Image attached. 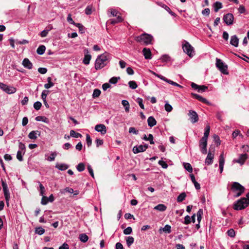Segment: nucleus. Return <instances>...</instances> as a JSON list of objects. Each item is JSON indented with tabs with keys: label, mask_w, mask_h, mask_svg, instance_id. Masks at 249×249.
Listing matches in <instances>:
<instances>
[{
	"label": "nucleus",
	"mask_w": 249,
	"mask_h": 249,
	"mask_svg": "<svg viewBox=\"0 0 249 249\" xmlns=\"http://www.w3.org/2000/svg\"><path fill=\"white\" fill-rule=\"evenodd\" d=\"M144 147L142 145H140L139 146H135L133 148V152L135 154H137L140 152L145 151L144 149Z\"/></svg>",
	"instance_id": "21"
},
{
	"label": "nucleus",
	"mask_w": 249,
	"mask_h": 249,
	"mask_svg": "<svg viewBox=\"0 0 249 249\" xmlns=\"http://www.w3.org/2000/svg\"><path fill=\"white\" fill-rule=\"evenodd\" d=\"M186 196V194L183 192L181 193L177 197V201L178 202H181L184 200Z\"/></svg>",
	"instance_id": "35"
},
{
	"label": "nucleus",
	"mask_w": 249,
	"mask_h": 249,
	"mask_svg": "<svg viewBox=\"0 0 249 249\" xmlns=\"http://www.w3.org/2000/svg\"><path fill=\"white\" fill-rule=\"evenodd\" d=\"M227 234L228 236L231 237H234L235 235V232L234 230L232 229H231L227 231Z\"/></svg>",
	"instance_id": "50"
},
{
	"label": "nucleus",
	"mask_w": 249,
	"mask_h": 249,
	"mask_svg": "<svg viewBox=\"0 0 249 249\" xmlns=\"http://www.w3.org/2000/svg\"><path fill=\"white\" fill-rule=\"evenodd\" d=\"M49 31H50V30H44L40 32V33L39 34V35L42 37H46L47 36Z\"/></svg>",
	"instance_id": "60"
},
{
	"label": "nucleus",
	"mask_w": 249,
	"mask_h": 249,
	"mask_svg": "<svg viewBox=\"0 0 249 249\" xmlns=\"http://www.w3.org/2000/svg\"><path fill=\"white\" fill-rule=\"evenodd\" d=\"M46 48L44 45L39 46L37 49L36 52L39 55L43 54L45 51Z\"/></svg>",
	"instance_id": "31"
},
{
	"label": "nucleus",
	"mask_w": 249,
	"mask_h": 249,
	"mask_svg": "<svg viewBox=\"0 0 249 249\" xmlns=\"http://www.w3.org/2000/svg\"><path fill=\"white\" fill-rule=\"evenodd\" d=\"M60 192L62 194H65L66 192L72 194V193H74V191H73V189L71 188L66 187L64 189L61 190ZM78 193H79L78 191H75L74 192V195H77L78 194Z\"/></svg>",
	"instance_id": "24"
},
{
	"label": "nucleus",
	"mask_w": 249,
	"mask_h": 249,
	"mask_svg": "<svg viewBox=\"0 0 249 249\" xmlns=\"http://www.w3.org/2000/svg\"><path fill=\"white\" fill-rule=\"evenodd\" d=\"M153 39V37L151 35L146 33H143L135 37V40L137 42L145 45L151 44Z\"/></svg>",
	"instance_id": "3"
},
{
	"label": "nucleus",
	"mask_w": 249,
	"mask_h": 249,
	"mask_svg": "<svg viewBox=\"0 0 249 249\" xmlns=\"http://www.w3.org/2000/svg\"><path fill=\"white\" fill-rule=\"evenodd\" d=\"M143 54L144 56V58L146 59H151V53L150 50L149 49H147L144 48L142 50Z\"/></svg>",
	"instance_id": "19"
},
{
	"label": "nucleus",
	"mask_w": 249,
	"mask_h": 249,
	"mask_svg": "<svg viewBox=\"0 0 249 249\" xmlns=\"http://www.w3.org/2000/svg\"><path fill=\"white\" fill-rule=\"evenodd\" d=\"M86 142L88 146L89 147L90 146L92 143V140L89 134H87L86 135Z\"/></svg>",
	"instance_id": "56"
},
{
	"label": "nucleus",
	"mask_w": 249,
	"mask_h": 249,
	"mask_svg": "<svg viewBox=\"0 0 249 249\" xmlns=\"http://www.w3.org/2000/svg\"><path fill=\"white\" fill-rule=\"evenodd\" d=\"M207 139L201 138L199 142L200 151L203 154H206L207 153Z\"/></svg>",
	"instance_id": "8"
},
{
	"label": "nucleus",
	"mask_w": 249,
	"mask_h": 249,
	"mask_svg": "<svg viewBox=\"0 0 249 249\" xmlns=\"http://www.w3.org/2000/svg\"><path fill=\"white\" fill-rule=\"evenodd\" d=\"M214 158V154L209 151L205 159V163L207 165H211L213 163Z\"/></svg>",
	"instance_id": "13"
},
{
	"label": "nucleus",
	"mask_w": 249,
	"mask_h": 249,
	"mask_svg": "<svg viewBox=\"0 0 249 249\" xmlns=\"http://www.w3.org/2000/svg\"><path fill=\"white\" fill-rule=\"evenodd\" d=\"M207 89H208V87L206 86H204V85L199 86L197 91L198 92H204Z\"/></svg>",
	"instance_id": "62"
},
{
	"label": "nucleus",
	"mask_w": 249,
	"mask_h": 249,
	"mask_svg": "<svg viewBox=\"0 0 249 249\" xmlns=\"http://www.w3.org/2000/svg\"><path fill=\"white\" fill-rule=\"evenodd\" d=\"M223 20L226 25H232L233 23L234 16L231 13L227 14L224 15Z\"/></svg>",
	"instance_id": "9"
},
{
	"label": "nucleus",
	"mask_w": 249,
	"mask_h": 249,
	"mask_svg": "<svg viewBox=\"0 0 249 249\" xmlns=\"http://www.w3.org/2000/svg\"><path fill=\"white\" fill-rule=\"evenodd\" d=\"M40 132L39 131L36 130V131H32L30 132L28 135V137L30 139L35 140L37 138V136H40Z\"/></svg>",
	"instance_id": "20"
},
{
	"label": "nucleus",
	"mask_w": 249,
	"mask_h": 249,
	"mask_svg": "<svg viewBox=\"0 0 249 249\" xmlns=\"http://www.w3.org/2000/svg\"><path fill=\"white\" fill-rule=\"evenodd\" d=\"M210 9L208 8L204 9L202 11V14L205 16H208L210 15Z\"/></svg>",
	"instance_id": "61"
},
{
	"label": "nucleus",
	"mask_w": 249,
	"mask_h": 249,
	"mask_svg": "<svg viewBox=\"0 0 249 249\" xmlns=\"http://www.w3.org/2000/svg\"><path fill=\"white\" fill-rule=\"evenodd\" d=\"M91 56L90 54L89 53V51L88 50H85V56L84 59L83 60V62L85 65H88L89 63L90 60L91 59Z\"/></svg>",
	"instance_id": "14"
},
{
	"label": "nucleus",
	"mask_w": 249,
	"mask_h": 249,
	"mask_svg": "<svg viewBox=\"0 0 249 249\" xmlns=\"http://www.w3.org/2000/svg\"><path fill=\"white\" fill-rule=\"evenodd\" d=\"M45 232V230L41 227L37 228L36 230V233L42 235Z\"/></svg>",
	"instance_id": "49"
},
{
	"label": "nucleus",
	"mask_w": 249,
	"mask_h": 249,
	"mask_svg": "<svg viewBox=\"0 0 249 249\" xmlns=\"http://www.w3.org/2000/svg\"><path fill=\"white\" fill-rule=\"evenodd\" d=\"M23 67L28 69H32L33 68V64L28 58H24L22 63Z\"/></svg>",
	"instance_id": "15"
},
{
	"label": "nucleus",
	"mask_w": 249,
	"mask_h": 249,
	"mask_svg": "<svg viewBox=\"0 0 249 249\" xmlns=\"http://www.w3.org/2000/svg\"><path fill=\"white\" fill-rule=\"evenodd\" d=\"M42 106V104L41 102L39 101L36 102L34 104V107L36 110H38L40 109Z\"/></svg>",
	"instance_id": "47"
},
{
	"label": "nucleus",
	"mask_w": 249,
	"mask_h": 249,
	"mask_svg": "<svg viewBox=\"0 0 249 249\" xmlns=\"http://www.w3.org/2000/svg\"><path fill=\"white\" fill-rule=\"evenodd\" d=\"M137 102L141 108H144V105L143 104V100L142 98H138L137 99Z\"/></svg>",
	"instance_id": "55"
},
{
	"label": "nucleus",
	"mask_w": 249,
	"mask_h": 249,
	"mask_svg": "<svg viewBox=\"0 0 249 249\" xmlns=\"http://www.w3.org/2000/svg\"><path fill=\"white\" fill-rule=\"evenodd\" d=\"M157 4L160 6V7H162L163 8H164L166 11H169L170 10V8L168 6H167L166 5L163 4V3L158 2H157Z\"/></svg>",
	"instance_id": "54"
},
{
	"label": "nucleus",
	"mask_w": 249,
	"mask_h": 249,
	"mask_svg": "<svg viewBox=\"0 0 249 249\" xmlns=\"http://www.w3.org/2000/svg\"><path fill=\"white\" fill-rule=\"evenodd\" d=\"M163 231L170 233L171 232V227L169 225H166L163 228Z\"/></svg>",
	"instance_id": "43"
},
{
	"label": "nucleus",
	"mask_w": 249,
	"mask_h": 249,
	"mask_svg": "<svg viewBox=\"0 0 249 249\" xmlns=\"http://www.w3.org/2000/svg\"><path fill=\"white\" fill-rule=\"evenodd\" d=\"M166 82H167L168 83L172 85H173V86H177V87H179V88H182V87L179 85L178 84L171 80H169L167 78H166L165 80L164 81Z\"/></svg>",
	"instance_id": "42"
},
{
	"label": "nucleus",
	"mask_w": 249,
	"mask_h": 249,
	"mask_svg": "<svg viewBox=\"0 0 249 249\" xmlns=\"http://www.w3.org/2000/svg\"><path fill=\"white\" fill-rule=\"evenodd\" d=\"M191 222V218L189 215H186L184 217V221L183 222V223L186 225H188L190 224Z\"/></svg>",
	"instance_id": "52"
},
{
	"label": "nucleus",
	"mask_w": 249,
	"mask_h": 249,
	"mask_svg": "<svg viewBox=\"0 0 249 249\" xmlns=\"http://www.w3.org/2000/svg\"><path fill=\"white\" fill-rule=\"evenodd\" d=\"M76 169L79 172H82L85 169V165L84 163L81 162L77 164Z\"/></svg>",
	"instance_id": "36"
},
{
	"label": "nucleus",
	"mask_w": 249,
	"mask_h": 249,
	"mask_svg": "<svg viewBox=\"0 0 249 249\" xmlns=\"http://www.w3.org/2000/svg\"><path fill=\"white\" fill-rule=\"evenodd\" d=\"M216 67L223 74H228V66L221 59L216 58Z\"/></svg>",
	"instance_id": "6"
},
{
	"label": "nucleus",
	"mask_w": 249,
	"mask_h": 249,
	"mask_svg": "<svg viewBox=\"0 0 249 249\" xmlns=\"http://www.w3.org/2000/svg\"><path fill=\"white\" fill-rule=\"evenodd\" d=\"M49 91L47 90H44L42 91L41 93V98L43 101V102H46V99Z\"/></svg>",
	"instance_id": "40"
},
{
	"label": "nucleus",
	"mask_w": 249,
	"mask_h": 249,
	"mask_svg": "<svg viewBox=\"0 0 249 249\" xmlns=\"http://www.w3.org/2000/svg\"><path fill=\"white\" fill-rule=\"evenodd\" d=\"M101 94V91L98 89H95L92 94L93 98L98 97Z\"/></svg>",
	"instance_id": "46"
},
{
	"label": "nucleus",
	"mask_w": 249,
	"mask_h": 249,
	"mask_svg": "<svg viewBox=\"0 0 249 249\" xmlns=\"http://www.w3.org/2000/svg\"><path fill=\"white\" fill-rule=\"evenodd\" d=\"M70 135L71 137L74 138H78L81 136V135L80 133L75 132L74 130H71L70 131Z\"/></svg>",
	"instance_id": "48"
},
{
	"label": "nucleus",
	"mask_w": 249,
	"mask_h": 249,
	"mask_svg": "<svg viewBox=\"0 0 249 249\" xmlns=\"http://www.w3.org/2000/svg\"><path fill=\"white\" fill-rule=\"evenodd\" d=\"M188 115L190 116L191 121L193 123L197 122L198 120V116L196 112L194 110H189Z\"/></svg>",
	"instance_id": "11"
},
{
	"label": "nucleus",
	"mask_w": 249,
	"mask_h": 249,
	"mask_svg": "<svg viewBox=\"0 0 249 249\" xmlns=\"http://www.w3.org/2000/svg\"><path fill=\"white\" fill-rule=\"evenodd\" d=\"M160 60L162 62H168L170 60V57L168 55L164 54L160 57Z\"/></svg>",
	"instance_id": "44"
},
{
	"label": "nucleus",
	"mask_w": 249,
	"mask_h": 249,
	"mask_svg": "<svg viewBox=\"0 0 249 249\" xmlns=\"http://www.w3.org/2000/svg\"><path fill=\"white\" fill-rule=\"evenodd\" d=\"M111 59V54L107 52L98 56L95 63V69L96 70L102 69L107 65Z\"/></svg>",
	"instance_id": "1"
},
{
	"label": "nucleus",
	"mask_w": 249,
	"mask_h": 249,
	"mask_svg": "<svg viewBox=\"0 0 249 249\" xmlns=\"http://www.w3.org/2000/svg\"><path fill=\"white\" fill-rule=\"evenodd\" d=\"M182 48L183 52L190 57H192L194 55V48L188 42L184 41V43L182 45Z\"/></svg>",
	"instance_id": "5"
},
{
	"label": "nucleus",
	"mask_w": 249,
	"mask_h": 249,
	"mask_svg": "<svg viewBox=\"0 0 249 249\" xmlns=\"http://www.w3.org/2000/svg\"><path fill=\"white\" fill-rule=\"evenodd\" d=\"M184 168L188 171L190 173H192L193 172V168L191 165L189 163H184Z\"/></svg>",
	"instance_id": "38"
},
{
	"label": "nucleus",
	"mask_w": 249,
	"mask_h": 249,
	"mask_svg": "<svg viewBox=\"0 0 249 249\" xmlns=\"http://www.w3.org/2000/svg\"><path fill=\"white\" fill-rule=\"evenodd\" d=\"M56 155L55 152L52 153L50 156L48 158L47 160L50 161L54 160Z\"/></svg>",
	"instance_id": "53"
},
{
	"label": "nucleus",
	"mask_w": 249,
	"mask_h": 249,
	"mask_svg": "<svg viewBox=\"0 0 249 249\" xmlns=\"http://www.w3.org/2000/svg\"><path fill=\"white\" fill-rule=\"evenodd\" d=\"M210 131V125H207V126L205 128V132L204 133V136L202 138L207 139L208 138L209 133Z\"/></svg>",
	"instance_id": "32"
},
{
	"label": "nucleus",
	"mask_w": 249,
	"mask_h": 249,
	"mask_svg": "<svg viewBox=\"0 0 249 249\" xmlns=\"http://www.w3.org/2000/svg\"><path fill=\"white\" fill-rule=\"evenodd\" d=\"M122 104L123 105V106L124 107L125 111L126 112H128L129 111V108L130 106L127 100H123L122 101Z\"/></svg>",
	"instance_id": "29"
},
{
	"label": "nucleus",
	"mask_w": 249,
	"mask_h": 249,
	"mask_svg": "<svg viewBox=\"0 0 249 249\" xmlns=\"http://www.w3.org/2000/svg\"><path fill=\"white\" fill-rule=\"evenodd\" d=\"M123 19L121 16H117L116 19H111L109 20L110 23L112 24H115L121 22L123 21Z\"/></svg>",
	"instance_id": "28"
},
{
	"label": "nucleus",
	"mask_w": 249,
	"mask_h": 249,
	"mask_svg": "<svg viewBox=\"0 0 249 249\" xmlns=\"http://www.w3.org/2000/svg\"><path fill=\"white\" fill-rule=\"evenodd\" d=\"M17 158L18 160L21 161L23 160L22 154L21 151H18L17 154Z\"/></svg>",
	"instance_id": "59"
},
{
	"label": "nucleus",
	"mask_w": 249,
	"mask_h": 249,
	"mask_svg": "<svg viewBox=\"0 0 249 249\" xmlns=\"http://www.w3.org/2000/svg\"><path fill=\"white\" fill-rule=\"evenodd\" d=\"M129 132L137 135L138 134V130H136L135 127H131L129 128Z\"/></svg>",
	"instance_id": "63"
},
{
	"label": "nucleus",
	"mask_w": 249,
	"mask_h": 249,
	"mask_svg": "<svg viewBox=\"0 0 249 249\" xmlns=\"http://www.w3.org/2000/svg\"><path fill=\"white\" fill-rule=\"evenodd\" d=\"M128 85L129 87L133 89H136L138 87L137 83L134 81H129L128 82Z\"/></svg>",
	"instance_id": "41"
},
{
	"label": "nucleus",
	"mask_w": 249,
	"mask_h": 249,
	"mask_svg": "<svg viewBox=\"0 0 249 249\" xmlns=\"http://www.w3.org/2000/svg\"><path fill=\"white\" fill-rule=\"evenodd\" d=\"M167 209V207L163 204H160L156 206L154 208V210H157L160 212H164Z\"/></svg>",
	"instance_id": "25"
},
{
	"label": "nucleus",
	"mask_w": 249,
	"mask_h": 249,
	"mask_svg": "<svg viewBox=\"0 0 249 249\" xmlns=\"http://www.w3.org/2000/svg\"><path fill=\"white\" fill-rule=\"evenodd\" d=\"M120 79L119 76L118 77H113L111 78L109 80V83L112 84H115L117 83L118 81Z\"/></svg>",
	"instance_id": "39"
},
{
	"label": "nucleus",
	"mask_w": 249,
	"mask_h": 249,
	"mask_svg": "<svg viewBox=\"0 0 249 249\" xmlns=\"http://www.w3.org/2000/svg\"><path fill=\"white\" fill-rule=\"evenodd\" d=\"M2 186L3 188V191L4 193V197L7 204H8V201L10 199V194L8 191L7 185L5 182L2 181Z\"/></svg>",
	"instance_id": "10"
},
{
	"label": "nucleus",
	"mask_w": 249,
	"mask_h": 249,
	"mask_svg": "<svg viewBox=\"0 0 249 249\" xmlns=\"http://www.w3.org/2000/svg\"><path fill=\"white\" fill-rule=\"evenodd\" d=\"M247 198L243 197L237 201L234 204L235 210H241L245 209L249 205V193L246 195Z\"/></svg>",
	"instance_id": "2"
},
{
	"label": "nucleus",
	"mask_w": 249,
	"mask_h": 249,
	"mask_svg": "<svg viewBox=\"0 0 249 249\" xmlns=\"http://www.w3.org/2000/svg\"><path fill=\"white\" fill-rule=\"evenodd\" d=\"M75 26L78 28L79 29V32L81 34H83L85 32V27L83 26V25H82L80 23H77L76 24H75Z\"/></svg>",
	"instance_id": "37"
},
{
	"label": "nucleus",
	"mask_w": 249,
	"mask_h": 249,
	"mask_svg": "<svg viewBox=\"0 0 249 249\" xmlns=\"http://www.w3.org/2000/svg\"><path fill=\"white\" fill-rule=\"evenodd\" d=\"M247 158V155L246 154H241L240 155L239 158L238 160H235V161L241 164H243Z\"/></svg>",
	"instance_id": "22"
},
{
	"label": "nucleus",
	"mask_w": 249,
	"mask_h": 249,
	"mask_svg": "<svg viewBox=\"0 0 249 249\" xmlns=\"http://www.w3.org/2000/svg\"><path fill=\"white\" fill-rule=\"evenodd\" d=\"M35 120L36 121H42L47 124L49 123V120L48 118L43 116H38L36 117Z\"/></svg>",
	"instance_id": "26"
},
{
	"label": "nucleus",
	"mask_w": 249,
	"mask_h": 249,
	"mask_svg": "<svg viewBox=\"0 0 249 249\" xmlns=\"http://www.w3.org/2000/svg\"><path fill=\"white\" fill-rule=\"evenodd\" d=\"M95 130L101 132L102 134H105L107 132V129L106 126L103 124H97L95 127Z\"/></svg>",
	"instance_id": "12"
},
{
	"label": "nucleus",
	"mask_w": 249,
	"mask_h": 249,
	"mask_svg": "<svg viewBox=\"0 0 249 249\" xmlns=\"http://www.w3.org/2000/svg\"><path fill=\"white\" fill-rule=\"evenodd\" d=\"M0 88L8 94L14 93L17 91L15 88L11 86H8L1 82H0Z\"/></svg>",
	"instance_id": "7"
},
{
	"label": "nucleus",
	"mask_w": 249,
	"mask_h": 249,
	"mask_svg": "<svg viewBox=\"0 0 249 249\" xmlns=\"http://www.w3.org/2000/svg\"><path fill=\"white\" fill-rule=\"evenodd\" d=\"M147 123L148 126L152 127L156 124L157 121L153 117L150 116L147 119Z\"/></svg>",
	"instance_id": "23"
},
{
	"label": "nucleus",
	"mask_w": 249,
	"mask_h": 249,
	"mask_svg": "<svg viewBox=\"0 0 249 249\" xmlns=\"http://www.w3.org/2000/svg\"><path fill=\"white\" fill-rule=\"evenodd\" d=\"M231 190L235 193V196L238 197L243 193L245 189L238 182H234L231 186Z\"/></svg>",
	"instance_id": "4"
},
{
	"label": "nucleus",
	"mask_w": 249,
	"mask_h": 249,
	"mask_svg": "<svg viewBox=\"0 0 249 249\" xmlns=\"http://www.w3.org/2000/svg\"><path fill=\"white\" fill-rule=\"evenodd\" d=\"M134 241V239L132 236H128L126 239V244L128 247H130Z\"/></svg>",
	"instance_id": "34"
},
{
	"label": "nucleus",
	"mask_w": 249,
	"mask_h": 249,
	"mask_svg": "<svg viewBox=\"0 0 249 249\" xmlns=\"http://www.w3.org/2000/svg\"><path fill=\"white\" fill-rule=\"evenodd\" d=\"M192 96L194 97L195 98L198 100L199 101H201L202 103H206L207 104H209L210 103L207 100L206 98H203L201 96L197 94L196 93H191Z\"/></svg>",
	"instance_id": "16"
},
{
	"label": "nucleus",
	"mask_w": 249,
	"mask_h": 249,
	"mask_svg": "<svg viewBox=\"0 0 249 249\" xmlns=\"http://www.w3.org/2000/svg\"><path fill=\"white\" fill-rule=\"evenodd\" d=\"M164 107H165V110L166 111H167L168 112H171L172 110V109H173V107L171 106V105H170L168 103H166L165 104Z\"/></svg>",
	"instance_id": "51"
},
{
	"label": "nucleus",
	"mask_w": 249,
	"mask_h": 249,
	"mask_svg": "<svg viewBox=\"0 0 249 249\" xmlns=\"http://www.w3.org/2000/svg\"><path fill=\"white\" fill-rule=\"evenodd\" d=\"M123 232L125 235L130 234L132 232V229L131 227H128L124 230Z\"/></svg>",
	"instance_id": "45"
},
{
	"label": "nucleus",
	"mask_w": 249,
	"mask_h": 249,
	"mask_svg": "<svg viewBox=\"0 0 249 249\" xmlns=\"http://www.w3.org/2000/svg\"><path fill=\"white\" fill-rule=\"evenodd\" d=\"M203 214V210L201 209H199L196 213L197 220V221L199 222V223H200L201 220L202 216Z\"/></svg>",
	"instance_id": "33"
},
{
	"label": "nucleus",
	"mask_w": 249,
	"mask_h": 249,
	"mask_svg": "<svg viewBox=\"0 0 249 249\" xmlns=\"http://www.w3.org/2000/svg\"><path fill=\"white\" fill-rule=\"evenodd\" d=\"M225 160L223 156V154H221L219 156V165H224Z\"/></svg>",
	"instance_id": "57"
},
{
	"label": "nucleus",
	"mask_w": 249,
	"mask_h": 249,
	"mask_svg": "<svg viewBox=\"0 0 249 249\" xmlns=\"http://www.w3.org/2000/svg\"><path fill=\"white\" fill-rule=\"evenodd\" d=\"M239 43V39L237 37V36L236 35H234L231 36V40H230V44L235 47H237L238 46Z\"/></svg>",
	"instance_id": "17"
},
{
	"label": "nucleus",
	"mask_w": 249,
	"mask_h": 249,
	"mask_svg": "<svg viewBox=\"0 0 249 249\" xmlns=\"http://www.w3.org/2000/svg\"><path fill=\"white\" fill-rule=\"evenodd\" d=\"M159 164L162 166L163 168H167L168 167L167 164L164 161L160 160L159 161Z\"/></svg>",
	"instance_id": "64"
},
{
	"label": "nucleus",
	"mask_w": 249,
	"mask_h": 249,
	"mask_svg": "<svg viewBox=\"0 0 249 249\" xmlns=\"http://www.w3.org/2000/svg\"><path fill=\"white\" fill-rule=\"evenodd\" d=\"M79 238L81 242L86 243L88 241L89 237L85 233H82L79 235Z\"/></svg>",
	"instance_id": "30"
},
{
	"label": "nucleus",
	"mask_w": 249,
	"mask_h": 249,
	"mask_svg": "<svg viewBox=\"0 0 249 249\" xmlns=\"http://www.w3.org/2000/svg\"><path fill=\"white\" fill-rule=\"evenodd\" d=\"M213 6L214 7V11L217 12L220 9L222 8V4L220 2L216 1L213 3Z\"/></svg>",
	"instance_id": "27"
},
{
	"label": "nucleus",
	"mask_w": 249,
	"mask_h": 249,
	"mask_svg": "<svg viewBox=\"0 0 249 249\" xmlns=\"http://www.w3.org/2000/svg\"><path fill=\"white\" fill-rule=\"evenodd\" d=\"M55 167L59 170L65 171L69 167V166L66 163H57Z\"/></svg>",
	"instance_id": "18"
},
{
	"label": "nucleus",
	"mask_w": 249,
	"mask_h": 249,
	"mask_svg": "<svg viewBox=\"0 0 249 249\" xmlns=\"http://www.w3.org/2000/svg\"><path fill=\"white\" fill-rule=\"evenodd\" d=\"M67 20L68 22L71 24L74 25L75 26V24H76V23H75L74 21L72 19L71 14L68 15Z\"/></svg>",
	"instance_id": "58"
}]
</instances>
